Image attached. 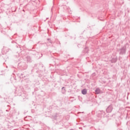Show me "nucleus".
<instances>
[{
    "label": "nucleus",
    "mask_w": 130,
    "mask_h": 130,
    "mask_svg": "<svg viewBox=\"0 0 130 130\" xmlns=\"http://www.w3.org/2000/svg\"><path fill=\"white\" fill-rule=\"evenodd\" d=\"M119 54H125L126 52V46H123L121 49H119L118 50Z\"/></svg>",
    "instance_id": "1"
},
{
    "label": "nucleus",
    "mask_w": 130,
    "mask_h": 130,
    "mask_svg": "<svg viewBox=\"0 0 130 130\" xmlns=\"http://www.w3.org/2000/svg\"><path fill=\"white\" fill-rule=\"evenodd\" d=\"M82 94H83V95H86V94H87V89H84L82 91Z\"/></svg>",
    "instance_id": "2"
},
{
    "label": "nucleus",
    "mask_w": 130,
    "mask_h": 130,
    "mask_svg": "<svg viewBox=\"0 0 130 130\" xmlns=\"http://www.w3.org/2000/svg\"><path fill=\"white\" fill-rule=\"evenodd\" d=\"M95 93L96 94H99L100 93V89L99 88H98L95 90Z\"/></svg>",
    "instance_id": "3"
}]
</instances>
